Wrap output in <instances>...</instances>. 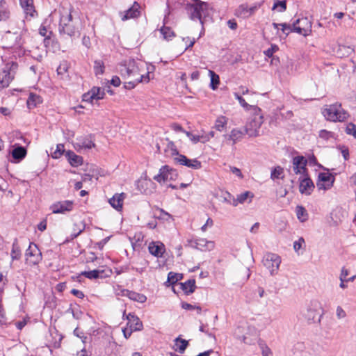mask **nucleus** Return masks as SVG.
Instances as JSON below:
<instances>
[{"mask_svg":"<svg viewBox=\"0 0 356 356\" xmlns=\"http://www.w3.org/2000/svg\"><path fill=\"white\" fill-rule=\"evenodd\" d=\"M111 83L115 86V87H118L120 85L121 83V81L120 79V78L117 76H115L112 78V79L111 80Z\"/></svg>","mask_w":356,"mask_h":356,"instance_id":"nucleus-64","label":"nucleus"},{"mask_svg":"<svg viewBox=\"0 0 356 356\" xmlns=\"http://www.w3.org/2000/svg\"><path fill=\"white\" fill-rule=\"evenodd\" d=\"M81 275H83L84 277L90 280L103 278L108 276V275L105 274V270H92L89 271H83L81 273Z\"/></svg>","mask_w":356,"mask_h":356,"instance_id":"nucleus-27","label":"nucleus"},{"mask_svg":"<svg viewBox=\"0 0 356 356\" xmlns=\"http://www.w3.org/2000/svg\"><path fill=\"white\" fill-rule=\"evenodd\" d=\"M307 159L303 156H296L292 159V165L288 170L289 172L292 170L296 175L301 177L307 176Z\"/></svg>","mask_w":356,"mask_h":356,"instance_id":"nucleus-9","label":"nucleus"},{"mask_svg":"<svg viewBox=\"0 0 356 356\" xmlns=\"http://www.w3.org/2000/svg\"><path fill=\"white\" fill-rule=\"evenodd\" d=\"M279 49L278 46L276 44H271V47L264 51L266 56L271 58L273 54Z\"/></svg>","mask_w":356,"mask_h":356,"instance_id":"nucleus-52","label":"nucleus"},{"mask_svg":"<svg viewBox=\"0 0 356 356\" xmlns=\"http://www.w3.org/2000/svg\"><path fill=\"white\" fill-rule=\"evenodd\" d=\"M280 264L281 258L277 254L268 252L264 257L263 264L272 275L277 273Z\"/></svg>","mask_w":356,"mask_h":356,"instance_id":"nucleus-7","label":"nucleus"},{"mask_svg":"<svg viewBox=\"0 0 356 356\" xmlns=\"http://www.w3.org/2000/svg\"><path fill=\"white\" fill-rule=\"evenodd\" d=\"M165 142L166 143L164 152L168 156H178V155H180L173 142L170 141L168 139H166Z\"/></svg>","mask_w":356,"mask_h":356,"instance_id":"nucleus-29","label":"nucleus"},{"mask_svg":"<svg viewBox=\"0 0 356 356\" xmlns=\"http://www.w3.org/2000/svg\"><path fill=\"white\" fill-rule=\"evenodd\" d=\"M160 32L163 35V38L168 40H171L175 36V33L168 26H163L160 29Z\"/></svg>","mask_w":356,"mask_h":356,"instance_id":"nucleus-43","label":"nucleus"},{"mask_svg":"<svg viewBox=\"0 0 356 356\" xmlns=\"http://www.w3.org/2000/svg\"><path fill=\"white\" fill-rule=\"evenodd\" d=\"M209 74L211 78V87L213 90H215L220 83L219 76L212 70H209Z\"/></svg>","mask_w":356,"mask_h":356,"instance_id":"nucleus-44","label":"nucleus"},{"mask_svg":"<svg viewBox=\"0 0 356 356\" xmlns=\"http://www.w3.org/2000/svg\"><path fill=\"white\" fill-rule=\"evenodd\" d=\"M270 178L273 180L275 179H284V169L281 166L278 165L274 168L271 170Z\"/></svg>","mask_w":356,"mask_h":356,"instance_id":"nucleus-40","label":"nucleus"},{"mask_svg":"<svg viewBox=\"0 0 356 356\" xmlns=\"http://www.w3.org/2000/svg\"><path fill=\"white\" fill-rule=\"evenodd\" d=\"M71 293L81 299H83L84 298L83 293L81 291H79L78 289H72Z\"/></svg>","mask_w":356,"mask_h":356,"instance_id":"nucleus-61","label":"nucleus"},{"mask_svg":"<svg viewBox=\"0 0 356 356\" xmlns=\"http://www.w3.org/2000/svg\"><path fill=\"white\" fill-rule=\"evenodd\" d=\"M26 155V149L22 146L15 147L12 151V156L17 161L22 160Z\"/></svg>","mask_w":356,"mask_h":356,"instance_id":"nucleus-32","label":"nucleus"},{"mask_svg":"<svg viewBox=\"0 0 356 356\" xmlns=\"http://www.w3.org/2000/svg\"><path fill=\"white\" fill-rule=\"evenodd\" d=\"M188 244L191 247L200 250L201 251H211L214 247V242L212 241H207L206 238H197L188 241Z\"/></svg>","mask_w":356,"mask_h":356,"instance_id":"nucleus-13","label":"nucleus"},{"mask_svg":"<svg viewBox=\"0 0 356 356\" xmlns=\"http://www.w3.org/2000/svg\"><path fill=\"white\" fill-rule=\"evenodd\" d=\"M173 172L168 165H164L160 169L159 173L154 177V179L159 183L165 182L172 179Z\"/></svg>","mask_w":356,"mask_h":356,"instance_id":"nucleus-21","label":"nucleus"},{"mask_svg":"<svg viewBox=\"0 0 356 356\" xmlns=\"http://www.w3.org/2000/svg\"><path fill=\"white\" fill-rule=\"evenodd\" d=\"M294 32L306 36L311 31L312 24L307 17L297 19L293 22Z\"/></svg>","mask_w":356,"mask_h":356,"instance_id":"nucleus-11","label":"nucleus"},{"mask_svg":"<svg viewBox=\"0 0 356 356\" xmlns=\"http://www.w3.org/2000/svg\"><path fill=\"white\" fill-rule=\"evenodd\" d=\"M122 296L128 297L130 300L143 303L147 300V297L142 293L124 289L122 291Z\"/></svg>","mask_w":356,"mask_h":356,"instance_id":"nucleus-24","label":"nucleus"},{"mask_svg":"<svg viewBox=\"0 0 356 356\" xmlns=\"http://www.w3.org/2000/svg\"><path fill=\"white\" fill-rule=\"evenodd\" d=\"M243 135L244 133L242 131L234 129L229 135V139L233 141V144H235L237 141H239L242 139Z\"/></svg>","mask_w":356,"mask_h":356,"instance_id":"nucleus-38","label":"nucleus"},{"mask_svg":"<svg viewBox=\"0 0 356 356\" xmlns=\"http://www.w3.org/2000/svg\"><path fill=\"white\" fill-rule=\"evenodd\" d=\"M181 307L186 310L196 309L198 314H200L202 312V309L200 306L192 305L187 302H182Z\"/></svg>","mask_w":356,"mask_h":356,"instance_id":"nucleus-51","label":"nucleus"},{"mask_svg":"<svg viewBox=\"0 0 356 356\" xmlns=\"http://www.w3.org/2000/svg\"><path fill=\"white\" fill-rule=\"evenodd\" d=\"M221 197L223 200V202L229 203L232 205L233 199H235L233 195H232L228 192H224L222 193Z\"/></svg>","mask_w":356,"mask_h":356,"instance_id":"nucleus-53","label":"nucleus"},{"mask_svg":"<svg viewBox=\"0 0 356 356\" xmlns=\"http://www.w3.org/2000/svg\"><path fill=\"white\" fill-rule=\"evenodd\" d=\"M18 68V64L15 62H10L6 64L5 68L0 73L1 88H6L14 79L16 71Z\"/></svg>","mask_w":356,"mask_h":356,"instance_id":"nucleus-5","label":"nucleus"},{"mask_svg":"<svg viewBox=\"0 0 356 356\" xmlns=\"http://www.w3.org/2000/svg\"><path fill=\"white\" fill-rule=\"evenodd\" d=\"M70 165L74 167H77L83 163V158L81 156L76 155L72 151H67L65 154Z\"/></svg>","mask_w":356,"mask_h":356,"instance_id":"nucleus-28","label":"nucleus"},{"mask_svg":"<svg viewBox=\"0 0 356 356\" xmlns=\"http://www.w3.org/2000/svg\"><path fill=\"white\" fill-rule=\"evenodd\" d=\"M26 263L30 266L38 264L42 260V253L38 247L33 243H31L26 250Z\"/></svg>","mask_w":356,"mask_h":356,"instance_id":"nucleus-8","label":"nucleus"},{"mask_svg":"<svg viewBox=\"0 0 356 356\" xmlns=\"http://www.w3.org/2000/svg\"><path fill=\"white\" fill-rule=\"evenodd\" d=\"M170 127L175 131L183 132V133H184V131H186L180 124H177V123L172 124Z\"/></svg>","mask_w":356,"mask_h":356,"instance_id":"nucleus-63","label":"nucleus"},{"mask_svg":"<svg viewBox=\"0 0 356 356\" xmlns=\"http://www.w3.org/2000/svg\"><path fill=\"white\" fill-rule=\"evenodd\" d=\"M148 249L149 253L156 257H161L165 250L164 245L160 242L150 243Z\"/></svg>","mask_w":356,"mask_h":356,"instance_id":"nucleus-23","label":"nucleus"},{"mask_svg":"<svg viewBox=\"0 0 356 356\" xmlns=\"http://www.w3.org/2000/svg\"><path fill=\"white\" fill-rule=\"evenodd\" d=\"M252 199L253 197V194L250 191H245L241 194L237 195V197L233 199L232 205L234 207H236L238 203L243 204L244 203L248 198ZM251 200H250V202Z\"/></svg>","mask_w":356,"mask_h":356,"instance_id":"nucleus-31","label":"nucleus"},{"mask_svg":"<svg viewBox=\"0 0 356 356\" xmlns=\"http://www.w3.org/2000/svg\"><path fill=\"white\" fill-rule=\"evenodd\" d=\"M305 244V239L300 237L298 241L293 243V249L296 252H298L299 250L302 248V245Z\"/></svg>","mask_w":356,"mask_h":356,"instance_id":"nucleus-55","label":"nucleus"},{"mask_svg":"<svg viewBox=\"0 0 356 356\" xmlns=\"http://www.w3.org/2000/svg\"><path fill=\"white\" fill-rule=\"evenodd\" d=\"M10 13L7 9L6 2L3 0L0 1V21H5L9 18Z\"/></svg>","mask_w":356,"mask_h":356,"instance_id":"nucleus-41","label":"nucleus"},{"mask_svg":"<svg viewBox=\"0 0 356 356\" xmlns=\"http://www.w3.org/2000/svg\"><path fill=\"white\" fill-rule=\"evenodd\" d=\"M229 170L234 175H235L240 179L243 178V174L241 173L240 169H238V168L234 167V166H229Z\"/></svg>","mask_w":356,"mask_h":356,"instance_id":"nucleus-58","label":"nucleus"},{"mask_svg":"<svg viewBox=\"0 0 356 356\" xmlns=\"http://www.w3.org/2000/svg\"><path fill=\"white\" fill-rule=\"evenodd\" d=\"M86 225L83 222H81L79 225V231L76 233L72 234V238H76L85 229Z\"/></svg>","mask_w":356,"mask_h":356,"instance_id":"nucleus-60","label":"nucleus"},{"mask_svg":"<svg viewBox=\"0 0 356 356\" xmlns=\"http://www.w3.org/2000/svg\"><path fill=\"white\" fill-rule=\"evenodd\" d=\"M105 95L104 89L100 87H92L88 92L83 95V102L93 103V100H99L104 99Z\"/></svg>","mask_w":356,"mask_h":356,"instance_id":"nucleus-12","label":"nucleus"},{"mask_svg":"<svg viewBox=\"0 0 356 356\" xmlns=\"http://www.w3.org/2000/svg\"><path fill=\"white\" fill-rule=\"evenodd\" d=\"M175 346H177L175 350L178 351L179 353H183L188 345V341L177 337L175 339Z\"/></svg>","mask_w":356,"mask_h":356,"instance_id":"nucleus-35","label":"nucleus"},{"mask_svg":"<svg viewBox=\"0 0 356 356\" xmlns=\"http://www.w3.org/2000/svg\"><path fill=\"white\" fill-rule=\"evenodd\" d=\"M345 132L356 138V125L352 122L346 124Z\"/></svg>","mask_w":356,"mask_h":356,"instance_id":"nucleus-46","label":"nucleus"},{"mask_svg":"<svg viewBox=\"0 0 356 356\" xmlns=\"http://www.w3.org/2000/svg\"><path fill=\"white\" fill-rule=\"evenodd\" d=\"M159 211L160 212L159 218L167 220L171 218V216L168 212L165 211L163 209H159Z\"/></svg>","mask_w":356,"mask_h":356,"instance_id":"nucleus-59","label":"nucleus"},{"mask_svg":"<svg viewBox=\"0 0 356 356\" xmlns=\"http://www.w3.org/2000/svg\"><path fill=\"white\" fill-rule=\"evenodd\" d=\"M104 63L101 60H97L94 63V72L96 76L102 75L104 72Z\"/></svg>","mask_w":356,"mask_h":356,"instance_id":"nucleus-42","label":"nucleus"},{"mask_svg":"<svg viewBox=\"0 0 356 356\" xmlns=\"http://www.w3.org/2000/svg\"><path fill=\"white\" fill-rule=\"evenodd\" d=\"M74 146L80 151L81 149H90L95 147V144L92 139V136H89L88 137L77 138Z\"/></svg>","mask_w":356,"mask_h":356,"instance_id":"nucleus-20","label":"nucleus"},{"mask_svg":"<svg viewBox=\"0 0 356 356\" xmlns=\"http://www.w3.org/2000/svg\"><path fill=\"white\" fill-rule=\"evenodd\" d=\"M127 320L128 321L127 325L129 326V329L131 331H140L143 330V325L142 321L134 314L129 313L127 316Z\"/></svg>","mask_w":356,"mask_h":356,"instance_id":"nucleus-22","label":"nucleus"},{"mask_svg":"<svg viewBox=\"0 0 356 356\" xmlns=\"http://www.w3.org/2000/svg\"><path fill=\"white\" fill-rule=\"evenodd\" d=\"M60 23L58 30L60 34L70 37H78L80 35L81 23L79 19L73 18L70 10L63 8L60 10Z\"/></svg>","mask_w":356,"mask_h":356,"instance_id":"nucleus-2","label":"nucleus"},{"mask_svg":"<svg viewBox=\"0 0 356 356\" xmlns=\"http://www.w3.org/2000/svg\"><path fill=\"white\" fill-rule=\"evenodd\" d=\"M179 284L181 286V289L186 294L193 293L196 288L195 280H188L186 282L179 283Z\"/></svg>","mask_w":356,"mask_h":356,"instance_id":"nucleus-30","label":"nucleus"},{"mask_svg":"<svg viewBox=\"0 0 356 356\" xmlns=\"http://www.w3.org/2000/svg\"><path fill=\"white\" fill-rule=\"evenodd\" d=\"M336 315L338 319H342L346 316V313L341 306H338L336 309Z\"/></svg>","mask_w":356,"mask_h":356,"instance_id":"nucleus-57","label":"nucleus"},{"mask_svg":"<svg viewBox=\"0 0 356 356\" xmlns=\"http://www.w3.org/2000/svg\"><path fill=\"white\" fill-rule=\"evenodd\" d=\"M74 334L76 335V337L82 339L83 342H85V339H86V337L84 336L83 332L80 331L78 327H76L74 330Z\"/></svg>","mask_w":356,"mask_h":356,"instance_id":"nucleus-62","label":"nucleus"},{"mask_svg":"<svg viewBox=\"0 0 356 356\" xmlns=\"http://www.w3.org/2000/svg\"><path fill=\"white\" fill-rule=\"evenodd\" d=\"M260 112L261 110L259 108V113L254 114L245 126V133L250 137L259 136V129L264 122L263 115Z\"/></svg>","mask_w":356,"mask_h":356,"instance_id":"nucleus-6","label":"nucleus"},{"mask_svg":"<svg viewBox=\"0 0 356 356\" xmlns=\"http://www.w3.org/2000/svg\"><path fill=\"white\" fill-rule=\"evenodd\" d=\"M42 102L41 97L35 94L31 93L27 99V106L29 108H35L38 104Z\"/></svg>","mask_w":356,"mask_h":356,"instance_id":"nucleus-33","label":"nucleus"},{"mask_svg":"<svg viewBox=\"0 0 356 356\" xmlns=\"http://www.w3.org/2000/svg\"><path fill=\"white\" fill-rule=\"evenodd\" d=\"M21 250L17 243V239L13 243L12 250H11V258L12 260H18L21 257Z\"/></svg>","mask_w":356,"mask_h":356,"instance_id":"nucleus-37","label":"nucleus"},{"mask_svg":"<svg viewBox=\"0 0 356 356\" xmlns=\"http://www.w3.org/2000/svg\"><path fill=\"white\" fill-rule=\"evenodd\" d=\"M125 194L124 193H116L113 196L112 198L109 200V203L112 207L118 211H120L122 208L123 200Z\"/></svg>","mask_w":356,"mask_h":356,"instance_id":"nucleus-25","label":"nucleus"},{"mask_svg":"<svg viewBox=\"0 0 356 356\" xmlns=\"http://www.w3.org/2000/svg\"><path fill=\"white\" fill-rule=\"evenodd\" d=\"M140 5L135 1L130 8L125 12L120 13L122 20L125 21L129 19L138 17L140 14Z\"/></svg>","mask_w":356,"mask_h":356,"instance_id":"nucleus-19","label":"nucleus"},{"mask_svg":"<svg viewBox=\"0 0 356 356\" xmlns=\"http://www.w3.org/2000/svg\"><path fill=\"white\" fill-rule=\"evenodd\" d=\"M243 329V327H238L237 329L235 331V336L237 339L241 340L242 341H243L245 343H247V344H252V343H254L255 341L257 340V330L254 327H248V330L250 332H251V336L250 337H248L247 335H242L241 336L239 334V332H241V330Z\"/></svg>","mask_w":356,"mask_h":356,"instance_id":"nucleus-17","label":"nucleus"},{"mask_svg":"<svg viewBox=\"0 0 356 356\" xmlns=\"http://www.w3.org/2000/svg\"><path fill=\"white\" fill-rule=\"evenodd\" d=\"M236 15L242 18H247L250 17V13H248V4L243 3L240 5L238 8L235 11Z\"/></svg>","mask_w":356,"mask_h":356,"instance_id":"nucleus-34","label":"nucleus"},{"mask_svg":"<svg viewBox=\"0 0 356 356\" xmlns=\"http://www.w3.org/2000/svg\"><path fill=\"white\" fill-rule=\"evenodd\" d=\"M234 97L236 99L238 100L239 104L242 107H243L245 109H249L250 106L245 102V100L238 93H234Z\"/></svg>","mask_w":356,"mask_h":356,"instance_id":"nucleus-54","label":"nucleus"},{"mask_svg":"<svg viewBox=\"0 0 356 356\" xmlns=\"http://www.w3.org/2000/svg\"><path fill=\"white\" fill-rule=\"evenodd\" d=\"M278 9L279 12H284L286 9V3L285 1H276L273 6V10Z\"/></svg>","mask_w":356,"mask_h":356,"instance_id":"nucleus-49","label":"nucleus"},{"mask_svg":"<svg viewBox=\"0 0 356 356\" xmlns=\"http://www.w3.org/2000/svg\"><path fill=\"white\" fill-rule=\"evenodd\" d=\"M68 68V63L66 61H63L57 67L58 74L62 76L65 75L67 72Z\"/></svg>","mask_w":356,"mask_h":356,"instance_id":"nucleus-48","label":"nucleus"},{"mask_svg":"<svg viewBox=\"0 0 356 356\" xmlns=\"http://www.w3.org/2000/svg\"><path fill=\"white\" fill-rule=\"evenodd\" d=\"M321 304L317 300H312L307 307L305 312L302 313V316L308 323H312L316 321L318 316L320 314Z\"/></svg>","mask_w":356,"mask_h":356,"instance_id":"nucleus-10","label":"nucleus"},{"mask_svg":"<svg viewBox=\"0 0 356 356\" xmlns=\"http://www.w3.org/2000/svg\"><path fill=\"white\" fill-rule=\"evenodd\" d=\"M334 177L328 172H321L318 175V180L316 184L319 190H328L333 186Z\"/></svg>","mask_w":356,"mask_h":356,"instance_id":"nucleus-14","label":"nucleus"},{"mask_svg":"<svg viewBox=\"0 0 356 356\" xmlns=\"http://www.w3.org/2000/svg\"><path fill=\"white\" fill-rule=\"evenodd\" d=\"M280 26L282 27V31L283 33L286 35H289L291 32L294 31L293 24H289L286 23H280Z\"/></svg>","mask_w":356,"mask_h":356,"instance_id":"nucleus-50","label":"nucleus"},{"mask_svg":"<svg viewBox=\"0 0 356 356\" xmlns=\"http://www.w3.org/2000/svg\"><path fill=\"white\" fill-rule=\"evenodd\" d=\"M64 151V145L63 144L57 145L56 150L54 152L53 157L56 159L60 157Z\"/></svg>","mask_w":356,"mask_h":356,"instance_id":"nucleus-56","label":"nucleus"},{"mask_svg":"<svg viewBox=\"0 0 356 356\" xmlns=\"http://www.w3.org/2000/svg\"><path fill=\"white\" fill-rule=\"evenodd\" d=\"M324 117L332 122H344L350 116L349 113L345 111L340 103L327 105L322 111Z\"/></svg>","mask_w":356,"mask_h":356,"instance_id":"nucleus-3","label":"nucleus"},{"mask_svg":"<svg viewBox=\"0 0 356 356\" xmlns=\"http://www.w3.org/2000/svg\"><path fill=\"white\" fill-rule=\"evenodd\" d=\"M182 278V275L179 273H175L173 272H170L168 275V280L167 282H169L170 284H175L179 280Z\"/></svg>","mask_w":356,"mask_h":356,"instance_id":"nucleus-45","label":"nucleus"},{"mask_svg":"<svg viewBox=\"0 0 356 356\" xmlns=\"http://www.w3.org/2000/svg\"><path fill=\"white\" fill-rule=\"evenodd\" d=\"M296 212L298 219L300 222H305L308 218V213L307 210L302 206H297L296 208Z\"/></svg>","mask_w":356,"mask_h":356,"instance_id":"nucleus-36","label":"nucleus"},{"mask_svg":"<svg viewBox=\"0 0 356 356\" xmlns=\"http://www.w3.org/2000/svg\"><path fill=\"white\" fill-rule=\"evenodd\" d=\"M175 160L180 165H185L188 168L198 170L202 168V163L197 159H189L185 155H178L175 158Z\"/></svg>","mask_w":356,"mask_h":356,"instance_id":"nucleus-16","label":"nucleus"},{"mask_svg":"<svg viewBox=\"0 0 356 356\" xmlns=\"http://www.w3.org/2000/svg\"><path fill=\"white\" fill-rule=\"evenodd\" d=\"M192 3L186 5V10L188 17L192 20L198 19L203 24L202 16L208 15L209 5L200 0H192Z\"/></svg>","mask_w":356,"mask_h":356,"instance_id":"nucleus-4","label":"nucleus"},{"mask_svg":"<svg viewBox=\"0 0 356 356\" xmlns=\"http://www.w3.org/2000/svg\"><path fill=\"white\" fill-rule=\"evenodd\" d=\"M299 191L300 193L309 195L312 193L314 188L313 181L307 176L300 177V179Z\"/></svg>","mask_w":356,"mask_h":356,"instance_id":"nucleus-18","label":"nucleus"},{"mask_svg":"<svg viewBox=\"0 0 356 356\" xmlns=\"http://www.w3.org/2000/svg\"><path fill=\"white\" fill-rule=\"evenodd\" d=\"M227 124V118L225 116L220 115L216 119L214 127L218 131H222L226 127Z\"/></svg>","mask_w":356,"mask_h":356,"instance_id":"nucleus-39","label":"nucleus"},{"mask_svg":"<svg viewBox=\"0 0 356 356\" xmlns=\"http://www.w3.org/2000/svg\"><path fill=\"white\" fill-rule=\"evenodd\" d=\"M74 208V202L71 200L59 201L51 206L53 213H64L71 211Z\"/></svg>","mask_w":356,"mask_h":356,"instance_id":"nucleus-15","label":"nucleus"},{"mask_svg":"<svg viewBox=\"0 0 356 356\" xmlns=\"http://www.w3.org/2000/svg\"><path fill=\"white\" fill-rule=\"evenodd\" d=\"M19 3L26 15L34 16L35 10L33 6V0H19Z\"/></svg>","mask_w":356,"mask_h":356,"instance_id":"nucleus-26","label":"nucleus"},{"mask_svg":"<svg viewBox=\"0 0 356 356\" xmlns=\"http://www.w3.org/2000/svg\"><path fill=\"white\" fill-rule=\"evenodd\" d=\"M184 134L189 138V139L193 143H197L204 140V136L194 135L189 131H184Z\"/></svg>","mask_w":356,"mask_h":356,"instance_id":"nucleus-47","label":"nucleus"},{"mask_svg":"<svg viewBox=\"0 0 356 356\" xmlns=\"http://www.w3.org/2000/svg\"><path fill=\"white\" fill-rule=\"evenodd\" d=\"M119 72L124 79H130L124 82L126 89H132L140 82L148 83L149 81V73L143 75L139 73V69L134 60H129L119 66Z\"/></svg>","mask_w":356,"mask_h":356,"instance_id":"nucleus-1","label":"nucleus"}]
</instances>
